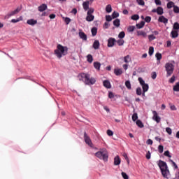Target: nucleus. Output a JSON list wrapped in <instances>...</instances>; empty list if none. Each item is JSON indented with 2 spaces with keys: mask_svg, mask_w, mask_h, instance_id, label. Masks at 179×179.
Returning a JSON list of instances; mask_svg holds the SVG:
<instances>
[{
  "mask_svg": "<svg viewBox=\"0 0 179 179\" xmlns=\"http://www.w3.org/2000/svg\"><path fill=\"white\" fill-rule=\"evenodd\" d=\"M79 80L84 82L85 85H92L96 83V78L91 77L90 75L85 73H81L78 75Z\"/></svg>",
  "mask_w": 179,
  "mask_h": 179,
  "instance_id": "1",
  "label": "nucleus"
},
{
  "mask_svg": "<svg viewBox=\"0 0 179 179\" xmlns=\"http://www.w3.org/2000/svg\"><path fill=\"white\" fill-rule=\"evenodd\" d=\"M66 54H68V47L58 44L57 49L55 50V55H56L59 59H61V58H62V57H65Z\"/></svg>",
  "mask_w": 179,
  "mask_h": 179,
  "instance_id": "2",
  "label": "nucleus"
},
{
  "mask_svg": "<svg viewBox=\"0 0 179 179\" xmlns=\"http://www.w3.org/2000/svg\"><path fill=\"white\" fill-rule=\"evenodd\" d=\"M158 166L161 170L162 174L164 178H170L171 175L170 174V170H169V166L167 164L163 161H159Z\"/></svg>",
  "mask_w": 179,
  "mask_h": 179,
  "instance_id": "3",
  "label": "nucleus"
},
{
  "mask_svg": "<svg viewBox=\"0 0 179 179\" xmlns=\"http://www.w3.org/2000/svg\"><path fill=\"white\" fill-rule=\"evenodd\" d=\"M95 156L100 159V160H103V162H108V152L106 148L101 149L95 153Z\"/></svg>",
  "mask_w": 179,
  "mask_h": 179,
  "instance_id": "4",
  "label": "nucleus"
},
{
  "mask_svg": "<svg viewBox=\"0 0 179 179\" xmlns=\"http://www.w3.org/2000/svg\"><path fill=\"white\" fill-rule=\"evenodd\" d=\"M165 69L167 72L166 76H171L173 72H174V65L171 63H166L165 64Z\"/></svg>",
  "mask_w": 179,
  "mask_h": 179,
  "instance_id": "5",
  "label": "nucleus"
},
{
  "mask_svg": "<svg viewBox=\"0 0 179 179\" xmlns=\"http://www.w3.org/2000/svg\"><path fill=\"white\" fill-rule=\"evenodd\" d=\"M94 13V8H89L87 13V17H86L87 22H93L94 20V15H93Z\"/></svg>",
  "mask_w": 179,
  "mask_h": 179,
  "instance_id": "6",
  "label": "nucleus"
},
{
  "mask_svg": "<svg viewBox=\"0 0 179 179\" xmlns=\"http://www.w3.org/2000/svg\"><path fill=\"white\" fill-rule=\"evenodd\" d=\"M138 82L142 86L143 92H144V93H146V92L149 90V85L146 84L145 83V80H143V79L141 77L138 78Z\"/></svg>",
  "mask_w": 179,
  "mask_h": 179,
  "instance_id": "7",
  "label": "nucleus"
},
{
  "mask_svg": "<svg viewBox=\"0 0 179 179\" xmlns=\"http://www.w3.org/2000/svg\"><path fill=\"white\" fill-rule=\"evenodd\" d=\"M20 10H22V8H20V7H17L15 10L8 13L5 16V19H9V17H11V16H15V15H17V13H19V12H20Z\"/></svg>",
  "mask_w": 179,
  "mask_h": 179,
  "instance_id": "8",
  "label": "nucleus"
},
{
  "mask_svg": "<svg viewBox=\"0 0 179 179\" xmlns=\"http://www.w3.org/2000/svg\"><path fill=\"white\" fill-rule=\"evenodd\" d=\"M84 140L85 142L88 146L90 148H93V143L92 142V139H90V137L87 136V134L86 132L84 133Z\"/></svg>",
  "mask_w": 179,
  "mask_h": 179,
  "instance_id": "9",
  "label": "nucleus"
},
{
  "mask_svg": "<svg viewBox=\"0 0 179 179\" xmlns=\"http://www.w3.org/2000/svg\"><path fill=\"white\" fill-rule=\"evenodd\" d=\"M152 114H153V116H152V120L154 121H156V122L157 124H159V122H160L162 118L159 117V115H157V112L156 110H153L152 111Z\"/></svg>",
  "mask_w": 179,
  "mask_h": 179,
  "instance_id": "10",
  "label": "nucleus"
},
{
  "mask_svg": "<svg viewBox=\"0 0 179 179\" xmlns=\"http://www.w3.org/2000/svg\"><path fill=\"white\" fill-rule=\"evenodd\" d=\"M115 43V38H110L108 40V47H109V48L114 47Z\"/></svg>",
  "mask_w": 179,
  "mask_h": 179,
  "instance_id": "11",
  "label": "nucleus"
},
{
  "mask_svg": "<svg viewBox=\"0 0 179 179\" xmlns=\"http://www.w3.org/2000/svg\"><path fill=\"white\" fill-rule=\"evenodd\" d=\"M158 22H160L161 23H164L166 24L169 23V20L164 16H160L158 19Z\"/></svg>",
  "mask_w": 179,
  "mask_h": 179,
  "instance_id": "12",
  "label": "nucleus"
},
{
  "mask_svg": "<svg viewBox=\"0 0 179 179\" xmlns=\"http://www.w3.org/2000/svg\"><path fill=\"white\" fill-rule=\"evenodd\" d=\"M92 47L94 50H99V48H100V42L99 41V40H95Z\"/></svg>",
  "mask_w": 179,
  "mask_h": 179,
  "instance_id": "13",
  "label": "nucleus"
},
{
  "mask_svg": "<svg viewBox=\"0 0 179 179\" xmlns=\"http://www.w3.org/2000/svg\"><path fill=\"white\" fill-rule=\"evenodd\" d=\"M79 37L84 41H86L87 40V36L83 31L79 32Z\"/></svg>",
  "mask_w": 179,
  "mask_h": 179,
  "instance_id": "14",
  "label": "nucleus"
},
{
  "mask_svg": "<svg viewBox=\"0 0 179 179\" xmlns=\"http://www.w3.org/2000/svg\"><path fill=\"white\" fill-rule=\"evenodd\" d=\"M114 164L115 166H120V164H121V159H120V156H116L114 158Z\"/></svg>",
  "mask_w": 179,
  "mask_h": 179,
  "instance_id": "15",
  "label": "nucleus"
},
{
  "mask_svg": "<svg viewBox=\"0 0 179 179\" xmlns=\"http://www.w3.org/2000/svg\"><path fill=\"white\" fill-rule=\"evenodd\" d=\"M27 24H29V26H34L35 24H37V20L34 19H30L27 21Z\"/></svg>",
  "mask_w": 179,
  "mask_h": 179,
  "instance_id": "16",
  "label": "nucleus"
},
{
  "mask_svg": "<svg viewBox=\"0 0 179 179\" xmlns=\"http://www.w3.org/2000/svg\"><path fill=\"white\" fill-rule=\"evenodd\" d=\"M114 73L116 76H120L122 75V69H115Z\"/></svg>",
  "mask_w": 179,
  "mask_h": 179,
  "instance_id": "17",
  "label": "nucleus"
},
{
  "mask_svg": "<svg viewBox=\"0 0 179 179\" xmlns=\"http://www.w3.org/2000/svg\"><path fill=\"white\" fill-rule=\"evenodd\" d=\"M104 87H106V89H111V83L106 80L103 82Z\"/></svg>",
  "mask_w": 179,
  "mask_h": 179,
  "instance_id": "18",
  "label": "nucleus"
},
{
  "mask_svg": "<svg viewBox=\"0 0 179 179\" xmlns=\"http://www.w3.org/2000/svg\"><path fill=\"white\" fill-rule=\"evenodd\" d=\"M47 9V4H42L38 7V11L39 12H44Z\"/></svg>",
  "mask_w": 179,
  "mask_h": 179,
  "instance_id": "19",
  "label": "nucleus"
},
{
  "mask_svg": "<svg viewBox=\"0 0 179 179\" xmlns=\"http://www.w3.org/2000/svg\"><path fill=\"white\" fill-rule=\"evenodd\" d=\"M101 66V64L99 62H94V68L96 69L97 71H100V67Z\"/></svg>",
  "mask_w": 179,
  "mask_h": 179,
  "instance_id": "20",
  "label": "nucleus"
},
{
  "mask_svg": "<svg viewBox=\"0 0 179 179\" xmlns=\"http://www.w3.org/2000/svg\"><path fill=\"white\" fill-rule=\"evenodd\" d=\"M131 61V56H129V55L124 57V62H125V64H129Z\"/></svg>",
  "mask_w": 179,
  "mask_h": 179,
  "instance_id": "21",
  "label": "nucleus"
},
{
  "mask_svg": "<svg viewBox=\"0 0 179 179\" xmlns=\"http://www.w3.org/2000/svg\"><path fill=\"white\" fill-rule=\"evenodd\" d=\"M89 3H90V2L89 1H85V2H83V9H84V10H89Z\"/></svg>",
  "mask_w": 179,
  "mask_h": 179,
  "instance_id": "22",
  "label": "nucleus"
},
{
  "mask_svg": "<svg viewBox=\"0 0 179 179\" xmlns=\"http://www.w3.org/2000/svg\"><path fill=\"white\" fill-rule=\"evenodd\" d=\"M171 36L172 38H176V37H178V32L176 30H173L171 32Z\"/></svg>",
  "mask_w": 179,
  "mask_h": 179,
  "instance_id": "23",
  "label": "nucleus"
},
{
  "mask_svg": "<svg viewBox=\"0 0 179 179\" xmlns=\"http://www.w3.org/2000/svg\"><path fill=\"white\" fill-rule=\"evenodd\" d=\"M113 25H114L115 27H120V19H115V20L113 21Z\"/></svg>",
  "mask_w": 179,
  "mask_h": 179,
  "instance_id": "24",
  "label": "nucleus"
},
{
  "mask_svg": "<svg viewBox=\"0 0 179 179\" xmlns=\"http://www.w3.org/2000/svg\"><path fill=\"white\" fill-rule=\"evenodd\" d=\"M21 20H23V17L20 16V17L17 19H13L11 20V23H17L19 22H21Z\"/></svg>",
  "mask_w": 179,
  "mask_h": 179,
  "instance_id": "25",
  "label": "nucleus"
},
{
  "mask_svg": "<svg viewBox=\"0 0 179 179\" xmlns=\"http://www.w3.org/2000/svg\"><path fill=\"white\" fill-rule=\"evenodd\" d=\"M106 11L107 12V13H111V12L113 11V8L111 7L110 4H108L106 6Z\"/></svg>",
  "mask_w": 179,
  "mask_h": 179,
  "instance_id": "26",
  "label": "nucleus"
},
{
  "mask_svg": "<svg viewBox=\"0 0 179 179\" xmlns=\"http://www.w3.org/2000/svg\"><path fill=\"white\" fill-rule=\"evenodd\" d=\"M145 26V21H141L140 23L136 24L137 29H143Z\"/></svg>",
  "mask_w": 179,
  "mask_h": 179,
  "instance_id": "27",
  "label": "nucleus"
},
{
  "mask_svg": "<svg viewBox=\"0 0 179 179\" xmlns=\"http://www.w3.org/2000/svg\"><path fill=\"white\" fill-rule=\"evenodd\" d=\"M170 163H171L172 167H173L174 170H177L178 169V166H177V164L174 162L172 159H169Z\"/></svg>",
  "mask_w": 179,
  "mask_h": 179,
  "instance_id": "28",
  "label": "nucleus"
},
{
  "mask_svg": "<svg viewBox=\"0 0 179 179\" xmlns=\"http://www.w3.org/2000/svg\"><path fill=\"white\" fill-rule=\"evenodd\" d=\"M136 124L137 127H138L139 128H143V127H144L143 123L140 120H138L136 122Z\"/></svg>",
  "mask_w": 179,
  "mask_h": 179,
  "instance_id": "29",
  "label": "nucleus"
},
{
  "mask_svg": "<svg viewBox=\"0 0 179 179\" xmlns=\"http://www.w3.org/2000/svg\"><path fill=\"white\" fill-rule=\"evenodd\" d=\"M91 33L93 37L97 34V28L96 27H93L91 29Z\"/></svg>",
  "mask_w": 179,
  "mask_h": 179,
  "instance_id": "30",
  "label": "nucleus"
},
{
  "mask_svg": "<svg viewBox=\"0 0 179 179\" xmlns=\"http://www.w3.org/2000/svg\"><path fill=\"white\" fill-rule=\"evenodd\" d=\"M87 61L90 64H92V62H93V56H92V55H88L87 56Z\"/></svg>",
  "mask_w": 179,
  "mask_h": 179,
  "instance_id": "31",
  "label": "nucleus"
},
{
  "mask_svg": "<svg viewBox=\"0 0 179 179\" xmlns=\"http://www.w3.org/2000/svg\"><path fill=\"white\" fill-rule=\"evenodd\" d=\"M138 36H142L143 37H146V32L143 31H137Z\"/></svg>",
  "mask_w": 179,
  "mask_h": 179,
  "instance_id": "32",
  "label": "nucleus"
},
{
  "mask_svg": "<svg viewBox=\"0 0 179 179\" xmlns=\"http://www.w3.org/2000/svg\"><path fill=\"white\" fill-rule=\"evenodd\" d=\"M153 52H155V48L151 46L149 48L148 54L150 57H152V55H153Z\"/></svg>",
  "mask_w": 179,
  "mask_h": 179,
  "instance_id": "33",
  "label": "nucleus"
},
{
  "mask_svg": "<svg viewBox=\"0 0 179 179\" xmlns=\"http://www.w3.org/2000/svg\"><path fill=\"white\" fill-rule=\"evenodd\" d=\"M157 15H163L164 12H163V8L162 7H158L157 8Z\"/></svg>",
  "mask_w": 179,
  "mask_h": 179,
  "instance_id": "34",
  "label": "nucleus"
},
{
  "mask_svg": "<svg viewBox=\"0 0 179 179\" xmlns=\"http://www.w3.org/2000/svg\"><path fill=\"white\" fill-rule=\"evenodd\" d=\"M135 30V26H130L127 28V31H129V33H132V31H134Z\"/></svg>",
  "mask_w": 179,
  "mask_h": 179,
  "instance_id": "35",
  "label": "nucleus"
},
{
  "mask_svg": "<svg viewBox=\"0 0 179 179\" xmlns=\"http://www.w3.org/2000/svg\"><path fill=\"white\" fill-rule=\"evenodd\" d=\"M132 20H139V15L135 14L131 17Z\"/></svg>",
  "mask_w": 179,
  "mask_h": 179,
  "instance_id": "36",
  "label": "nucleus"
},
{
  "mask_svg": "<svg viewBox=\"0 0 179 179\" xmlns=\"http://www.w3.org/2000/svg\"><path fill=\"white\" fill-rule=\"evenodd\" d=\"M136 95L137 96H141L142 95V88L138 87L136 89Z\"/></svg>",
  "mask_w": 179,
  "mask_h": 179,
  "instance_id": "37",
  "label": "nucleus"
},
{
  "mask_svg": "<svg viewBox=\"0 0 179 179\" xmlns=\"http://www.w3.org/2000/svg\"><path fill=\"white\" fill-rule=\"evenodd\" d=\"M174 3L172 1H170L167 3V8L168 9H171V8L174 7Z\"/></svg>",
  "mask_w": 179,
  "mask_h": 179,
  "instance_id": "38",
  "label": "nucleus"
},
{
  "mask_svg": "<svg viewBox=\"0 0 179 179\" xmlns=\"http://www.w3.org/2000/svg\"><path fill=\"white\" fill-rule=\"evenodd\" d=\"M173 91L179 92V82L177 83L175 86H173Z\"/></svg>",
  "mask_w": 179,
  "mask_h": 179,
  "instance_id": "39",
  "label": "nucleus"
},
{
  "mask_svg": "<svg viewBox=\"0 0 179 179\" xmlns=\"http://www.w3.org/2000/svg\"><path fill=\"white\" fill-rule=\"evenodd\" d=\"M125 86H126V87H127L129 89V90H130V89L131 88V82L129 80H127L125 82Z\"/></svg>",
  "mask_w": 179,
  "mask_h": 179,
  "instance_id": "40",
  "label": "nucleus"
},
{
  "mask_svg": "<svg viewBox=\"0 0 179 179\" xmlns=\"http://www.w3.org/2000/svg\"><path fill=\"white\" fill-rule=\"evenodd\" d=\"M118 16H120V13H118L117 12L115 11L112 14L113 19H115L116 17H118Z\"/></svg>",
  "mask_w": 179,
  "mask_h": 179,
  "instance_id": "41",
  "label": "nucleus"
},
{
  "mask_svg": "<svg viewBox=\"0 0 179 179\" xmlns=\"http://www.w3.org/2000/svg\"><path fill=\"white\" fill-rule=\"evenodd\" d=\"M173 30H179V24H178V22H175L174 23Z\"/></svg>",
  "mask_w": 179,
  "mask_h": 179,
  "instance_id": "42",
  "label": "nucleus"
},
{
  "mask_svg": "<svg viewBox=\"0 0 179 179\" xmlns=\"http://www.w3.org/2000/svg\"><path fill=\"white\" fill-rule=\"evenodd\" d=\"M155 57L157 58V61H160V59H162V54L156 53Z\"/></svg>",
  "mask_w": 179,
  "mask_h": 179,
  "instance_id": "43",
  "label": "nucleus"
},
{
  "mask_svg": "<svg viewBox=\"0 0 179 179\" xmlns=\"http://www.w3.org/2000/svg\"><path fill=\"white\" fill-rule=\"evenodd\" d=\"M119 38H124L125 37V32L121 31L118 35Z\"/></svg>",
  "mask_w": 179,
  "mask_h": 179,
  "instance_id": "44",
  "label": "nucleus"
},
{
  "mask_svg": "<svg viewBox=\"0 0 179 179\" xmlns=\"http://www.w3.org/2000/svg\"><path fill=\"white\" fill-rule=\"evenodd\" d=\"M122 177H123L124 179H129V176H128L125 172H122Z\"/></svg>",
  "mask_w": 179,
  "mask_h": 179,
  "instance_id": "45",
  "label": "nucleus"
},
{
  "mask_svg": "<svg viewBox=\"0 0 179 179\" xmlns=\"http://www.w3.org/2000/svg\"><path fill=\"white\" fill-rule=\"evenodd\" d=\"M158 150L159 153H163V150H164V147H163V145H159Z\"/></svg>",
  "mask_w": 179,
  "mask_h": 179,
  "instance_id": "46",
  "label": "nucleus"
},
{
  "mask_svg": "<svg viewBox=\"0 0 179 179\" xmlns=\"http://www.w3.org/2000/svg\"><path fill=\"white\" fill-rule=\"evenodd\" d=\"M136 2L141 6L145 5V1L143 0H136Z\"/></svg>",
  "mask_w": 179,
  "mask_h": 179,
  "instance_id": "47",
  "label": "nucleus"
},
{
  "mask_svg": "<svg viewBox=\"0 0 179 179\" xmlns=\"http://www.w3.org/2000/svg\"><path fill=\"white\" fill-rule=\"evenodd\" d=\"M166 131L167 132V134H169V135H171V134L173 133L171 128L170 127H166Z\"/></svg>",
  "mask_w": 179,
  "mask_h": 179,
  "instance_id": "48",
  "label": "nucleus"
},
{
  "mask_svg": "<svg viewBox=\"0 0 179 179\" xmlns=\"http://www.w3.org/2000/svg\"><path fill=\"white\" fill-rule=\"evenodd\" d=\"M148 38H149L150 41H152V40L156 39V36L153 34H151V35L148 36Z\"/></svg>",
  "mask_w": 179,
  "mask_h": 179,
  "instance_id": "49",
  "label": "nucleus"
},
{
  "mask_svg": "<svg viewBox=\"0 0 179 179\" xmlns=\"http://www.w3.org/2000/svg\"><path fill=\"white\" fill-rule=\"evenodd\" d=\"M117 43L118 45H124V40L120 39L117 41Z\"/></svg>",
  "mask_w": 179,
  "mask_h": 179,
  "instance_id": "50",
  "label": "nucleus"
},
{
  "mask_svg": "<svg viewBox=\"0 0 179 179\" xmlns=\"http://www.w3.org/2000/svg\"><path fill=\"white\" fill-rule=\"evenodd\" d=\"M132 120L134 122L136 121V120H138V113H134L132 115Z\"/></svg>",
  "mask_w": 179,
  "mask_h": 179,
  "instance_id": "51",
  "label": "nucleus"
},
{
  "mask_svg": "<svg viewBox=\"0 0 179 179\" xmlns=\"http://www.w3.org/2000/svg\"><path fill=\"white\" fill-rule=\"evenodd\" d=\"M106 19L107 22H111L113 20V17H111V15H106Z\"/></svg>",
  "mask_w": 179,
  "mask_h": 179,
  "instance_id": "52",
  "label": "nucleus"
},
{
  "mask_svg": "<svg viewBox=\"0 0 179 179\" xmlns=\"http://www.w3.org/2000/svg\"><path fill=\"white\" fill-rule=\"evenodd\" d=\"M150 20H152V17L147 16L145 18V22H146L147 23H150Z\"/></svg>",
  "mask_w": 179,
  "mask_h": 179,
  "instance_id": "53",
  "label": "nucleus"
},
{
  "mask_svg": "<svg viewBox=\"0 0 179 179\" xmlns=\"http://www.w3.org/2000/svg\"><path fill=\"white\" fill-rule=\"evenodd\" d=\"M107 135H108V136H113V135H114V132H113V131L108 129V130H107Z\"/></svg>",
  "mask_w": 179,
  "mask_h": 179,
  "instance_id": "54",
  "label": "nucleus"
},
{
  "mask_svg": "<svg viewBox=\"0 0 179 179\" xmlns=\"http://www.w3.org/2000/svg\"><path fill=\"white\" fill-rule=\"evenodd\" d=\"M151 78H152V79H156V78H157V74L156 73V72L152 73Z\"/></svg>",
  "mask_w": 179,
  "mask_h": 179,
  "instance_id": "55",
  "label": "nucleus"
},
{
  "mask_svg": "<svg viewBox=\"0 0 179 179\" xmlns=\"http://www.w3.org/2000/svg\"><path fill=\"white\" fill-rule=\"evenodd\" d=\"M173 11L175 13H179V8L178 6H173Z\"/></svg>",
  "mask_w": 179,
  "mask_h": 179,
  "instance_id": "56",
  "label": "nucleus"
},
{
  "mask_svg": "<svg viewBox=\"0 0 179 179\" xmlns=\"http://www.w3.org/2000/svg\"><path fill=\"white\" fill-rule=\"evenodd\" d=\"M164 155V156H166L167 157H171V155H170V152L169 150L165 151Z\"/></svg>",
  "mask_w": 179,
  "mask_h": 179,
  "instance_id": "57",
  "label": "nucleus"
},
{
  "mask_svg": "<svg viewBox=\"0 0 179 179\" xmlns=\"http://www.w3.org/2000/svg\"><path fill=\"white\" fill-rule=\"evenodd\" d=\"M108 98L109 99H114V93H113L112 92H110L108 93Z\"/></svg>",
  "mask_w": 179,
  "mask_h": 179,
  "instance_id": "58",
  "label": "nucleus"
},
{
  "mask_svg": "<svg viewBox=\"0 0 179 179\" xmlns=\"http://www.w3.org/2000/svg\"><path fill=\"white\" fill-rule=\"evenodd\" d=\"M64 22L66 24H69V23H71V19L69 17H66Z\"/></svg>",
  "mask_w": 179,
  "mask_h": 179,
  "instance_id": "59",
  "label": "nucleus"
},
{
  "mask_svg": "<svg viewBox=\"0 0 179 179\" xmlns=\"http://www.w3.org/2000/svg\"><path fill=\"white\" fill-rule=\"evenodd\" d=\"M175 80H176V77L174 76H173L171 78V79L169 80V82H170V83H174Z\"/></svg>",
  "mask_w": 179,
  "mask_h": 179,
  "instance_id": "60",
  "label": "nucleus"
},
{
  "mask_svg": "<svg viewBox=\"0 0 179 179\" xmlns=\"http://www.w3.org/2000/svg\"><path fill=\"white\" fill-rule=\"evenodd\" d=\"M110 27V24L108 22H105L103 24V29H108Z\"/></svg>",
  "mask_w": 179,
  "mask_h": 179,
  "instance_id": "61",
  "label": "nucleus"
},
{
  "mask_svg": "<svg viewBox=\"0 0 179 179\" xmlns=\"http://www.w3.org/2000/svg\"><path fill=\"white\" fill-rule=\"evenodd\" d=\"M147 145H153V141L152 139L147 140Z\"/></svg>",
  "mask_w": 179,
  "mask_h": 179,
  "instance_id": "62",
  "label": "nucleus"
},
{
  "mask_svg": "<svg viewBox=\"0 0 179 179\" xmlns=\"http://www.w3.org/2000/svg\"><path fill=\"white\" fill-rule=\"evenodd\" d=\"M155 3L156 5H162V1L160 0H155Z\"/></svg>",
  "mask_w": 179,
  "mask_h": 179,
  "instance_id": "63",
  "label": "nucleus"
},
{
  "mask_svg": "<svg viewBox=\"0 0 179 179\" xmlns=\"http://www.w3.org/2000/svg\"><path fill=\"white\" fill-rule=\"evenodd\" d=\"M146 159H148L149 160V159H150V152L148 151L145 155Z\"/></svg>",
  "mask_w": 179,
  "mask_h": 179,
  "instance_id": "64",
  "label": "nucleus"
}]
</instances>
